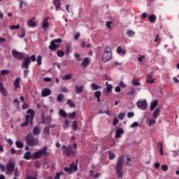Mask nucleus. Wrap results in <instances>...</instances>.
<instances>
[{"mask_svg":"<svg viewBox=\"0 0 179 179\" xmlns=\"http://www.w3.org/2000/svg\"><path fill=\"white\" fill-rule=\"evenodd\" d=\"M136 106L140 110H146L148 108V101L146 99H139L136 102Z\"/></svg>","mask_w":179,"mask_h":179,"instance_id":"obj_9","label":"nucleus"},{"mask_svg":"<svg viewBox=\"0 0 179 179\" xmlns=\"http://www.w3.org/2000/svg\"><path fill=\"white\" fill-rule=\"evenodd\" d=\"M25 139L28 146H37V145H38V138H34L33 135L28 134L25 137Z\"/></svg>","mask_w":179,"mask_h":179,"instance_id":"obj_7","label":"nucleus"},{"mask_svg":"<svg viewBox=\"0 0 179 179\" xmlns=\"http://www.w3.org/2000/svg\"><path fill=\"white\" fill-rule=\"evenodd\" d=\"M147 83H150L152 85V83H155V80L152 78V75H147V78H146Z\"/></svg>","mask_w":179,"mask_h":179,"instance_id":"obj_25","label":"nucleus"},{"mask_svg":"<svg viewBox=\"0 0 179 179\" xmlns=\"http://www.w3.org/2000/svg\"><path fill=\"white\" fill-rule=\"evenodd\" d=\"M66 103L69 106V107H71V108H73V107H75V106H76L71 99L67 100Z\"/></svg>","mask_w":179,"mask_h":179,"instance_id":"obj_36","label":"nucleus"},{"mask_svg":"<svg viewBox=\"0 0 179 179\" xmlns=\"http://www.w3.org/2000/svg\"><path fill=\"white\" fill-rule=\"evenodd\" d=\"M15 145L17 146V148H18V149H22L24 146L23 143L20 141H15Z\"/></svg>","mask_w":179,"mask_h":179,"instance_id":"obj_38","label":"nucleus"},{"mask_svg":"<svg viewBox=\"0 0 179 179\" xmlns=\"http://www.w3.org/2000/svg\"><path fill=\"white\" fill-rule=\"evenodd\" d=\"M72 128H73V131H76L78 129V122L76 121L73 122Z\"/></svg>","mask_w":179,"mask_h":179,"instance_id":"obj_42","label":"nucleus"},{"mask_svg":"<svg viewBox=\"0 0 179 179\" xmlns=\"http://www.w3.org/2000/svg\"><path fill=\"white\" fill-rule=\"evenodd\" d=\"M41 61H43V57H41V55H38L36 58V62L39 66L40 65H41Z\"/></svg>","mask_w":179,"mask_h":179,"instance_id":"obj_39","label":"nucleus"},{"mask_svg":"<svg viewBox=\"0 0 179 179\" xmlns=\"http://www.w3.org/2000/svg\"><path fill=\"white\" fill-rule=\"evenodd\" d=\"M109 159H110V160H113V159H115V154L110 153L109 154Z\"/></svg>","mask_w":179,"mask_h":179,"instance_id":"obj_58","label":"nucleus"},{"mask_svg":"<svg viewBox=\"0 0 179 179\" xmlns=\"http://www.w3.org/2000/svg\"><path fill=\"white\" fill-rule=\"evenodd\" d=\"M27 114L29 115H25V121L24 123L20 124V127H27L29 124L30 125H33V120H34V110L32 109H29L27 110Z\"/></svg>","mask_w":179,"mask_h":179,"instance_id":"obj_1","label":"nucleus"},{"mask_svg":"<svg viewBox=\"0 0 179 179\" xmlns=\"http://www.w3.org/2000/svg\"><path fill=\"white\" fill-rule=\"evenodd\" d=\"M13 85L16 89H19V87H20V78H17L13 82Z\"/></svg>","mask_w":179,"mask_h":179,"instance_id":"obj_24","label":"nucleus"},{"mask_svg":"<svg viewBox=\"0 0 179 179\" xmlns=\"http://www.w3.org/2000/svg\"><path fill=\"white\" fill-rule=\"evenodd\" d=\"M1 73L2 76H4V75H8L9 73V70H1Z\"/></svg>","mask_w":179,"mask_h":179,"instance_id":"obj_52","label":"nucleus"},{"mask_svg":"<svg viewBox=\"0 0 179 179\" xmlns=\"http://www.w3.org/2000/svg\"><path fill=\"white\" fill-rule=\"evenodd\" d=\"M57 57L62 58V57H64V55H65V52H64V51H62V50H57Z\"/></svg>","mask_w":179,"mask_h":179,"instance_id":"obj_40","label":"nucleus"},{"mask_svg":"<svg viewBox=\"0 0 179 179\" xmlns=\"http://www.w3.org/2000/svg\"><path fill=\"white\" fill-rule=\"evenodd\" d=\"M105 85L106 86H107L106 87L107 93H111V92H113V85H108V82H106Z\"/></svg>","mask_w":179,"mask_h":179,"instance_id":"obj_28","label":"nucleus"},{"mask_svg":"<svg viewBox=\"0 0 179 179\" xmlns=\"http://www.w3.org/2000/svg\"><path fill=\"white\" fill-rule=\"evenodd\" d=\"M64 170L66 173H72V170L74 171H78V162L75 164V162H72L71 164L70 165V167H64Z\"/></svg>","mask_w":179,"mask_h":179,"instance_id":"obj_12","label":"nucleus"},{"mask_svg":"<svg viewBox=\"0 0 179 179\" xmlns=\"http://www.w3.org/2000/svg\"><path fill=\"white\" fill-rule=\"evenodd\" d=\"M50 94H51V90L50 88H45L42 90V97H48V96H50Z\"/></svg>","mask_w":179,"mask_h":179,"instance_id":"obj_14","label":"nucleus"},{"mask_svg":"<svg viewBox=\"0 0 179 179\" xmlns=\"http://www.w3.org/2000/svg\"><path fill=\"white\" fill-rule=\"evenodd\" d=\"M124 117H125V113H120V114L118 115V118H119V120H124Z\"/></svg>","mask_w":179,"mask_h":179,"instance_id":"obj_50","label":"nucleus"},{"mask_svg":"<svg viewBox=\"0 0 179 179\" xmlns=\"http://www.w3.org/2000/svg\"><path fill=\"white\" fill-rule=\"evenodd\" d=\"M70 79H72V74L71 73L65 75L62 77L63 80H69Z\"/></svg>","mask_w":179,"mask_h":179,"instance_id":"obj_32","label":"nucleus"},{"mask_svg":"<svg viewBox=\"0 0 179 179\" xmlns=\"http://www.w3.org/2000/svg\"><path fill=\"white\" fill-rule=\"evenodd\" d=\"M62 149H64V153L67 157H75L76 156V150H73L72 146L66 147V145H62Z\"/></svg>","mask_w":179,"mask_h":179,"instance_id":"obj_4","label":"nucleus"},{"mask_svg":"<svg viewBox=\"0 0 179 179\" xmlns=\"http://www.w3.org/2000/svg\"><path fill=\"white\" fill-rule=\"evenodd\" d=\"M33 135H40V134H41V129H40V127L38 126H36L33 130Z\"/></svg>","mask_w":179,"mask_h":179,"instance_id":"obj_18","label":"nucleus"},{"mask_svg":"<svg viewBox=\"0 0 179 179\" xmlns=\"http://www.w3.org/2000/svg\"><path fill=\"white\" fill-rule=\"evenodd\" d=\"M157 18L156 17V15L155 14L150 15L148 17V20L149 22H150L151 23H155V22H156V20Z\"/></svg>","mask_w":179,"mask_h":179,"instance_id":"obj_26","label":"nucleus"},{"mask_svg":"<svg viewBox=\"0 0 179 179\" xmlns=\"http://www.w3.org/2000/svg\"><path fill=\"white\" fill-rule=\"evenodd\" d=\"M53 3L56 8V10H58L61 8V3L59 1H53Z\"/></svg>","mask_w":179,"mask_h":179,"instance_id":"obj_30","label":"nucleus"},{"mask_svg":"<svg viewBox=\"0 0 179 179\" xmlns=\"http://www.w3.org/2000/svg\"><path fill=\"white\" fill-rule=\"evenodd\" d=\"M127 35L128 37H134V36H135V32L132 30L128 29L127 31Z\"/></svg>","mask_w":179,"mask_h":179,"instance_id":"obj_34","label":"nucleus"},{"mask_svg":"<svg viewBox=\"0 0 179 179\" xmlns=\"http://www.w3.org/2000/svg\"><path fill=\"white\" fill-rule=\"evenodd\" d=\"M48 20H50V17H45L43 20L42 27L43 29H48L50 24H48Z\"/></svg>","mask_w":179,"mask_h":179,"instance_id":"obj_15","label":"nucleus"},{"mask_svg":"<svg viewBox=\"0 0 179 179\" xmlns=\"http://www.w3.org/2000/svg\"><path fill=\"white\" fill-rule=\"evenodd\" d=\"M158 145L160 146L159 153L161 156H163V155H164V151L163 150V142L158 143Z\"/></svg>","mask_w":179,"mask_h":179,"instance_id":"obj_35","label":"nucleus"},{"mask_svg":"<svg viewBox=\"0 0 179 179\" xmlns=\"http://www.w3.org/2000/svg\"><path fill=\"white\" fill-rule=\"evenodd\" d=\"M94 96H95V97H100L101 96V92H100V91H96L95 92H94Z\"/></svg>","mask_w":179,"mask_h":179,"instance_id":"obj_55","label":"nucleus"},{"mask_svg":"<svg viewBox=\"0 0 179 179\" xmlns=\"http://www.w3.org/2000/svg\"><path fill=\"white\" fill-rule=\"evenodd\" d=\"M29 59H31V61H32V62H35L36 61V55H33L31 56V58H29Z\"/></svg>","mask_w":179,"mask_h":179,"instance_id":"obj_64","label":"nucleus"},{"mask_svg":"<svg viewBox=\"0 0 179 179\" xmlns=\"http://www.w3.org/2000/svg\"><path fill=\"white\" fill-rule=\"evenodd\" d=\"M69 124H70L69 120H65L64 126V129L69 128Z\"/></svg>","mask_w":179,"mask_h":179,"instance_id":"obj_47","label":"nucleus"},{"mask_svg":"<svg viewBox=\"0 0 179 179\" xmlns=\"http://www.w3.org/2000/svg\"><path fill=\"white\" fill-rule=\"evenodd\" d=\"M123 166H124V156H121L119 157L116 167H115V170L119 178H122V176H124V173L122 171Z\"/></svg>","mask_w":179,"mask_h":179,"instance_id":"obj_2","label":"nucleus"},{"mask_svg":"<svg viewBox=\"0 0 179 179\" xmlns=\"http://www.w3.org/2000/svg\"><path fill=\"white\" fill-rule=\"evenodd\" d=\"M111 24H113V22L111 21H108L106 23V26L109 30H111Z\"/></svg>","mask_w":179,"mask_h":179,"instance_id":"obj_45","label":"nucleus"},{"mask_svg":"<svg viewBox=\"0 0 179 179\" xmlns=\"http://www.w3.org/2000/svg\"><path fill=\"white\" fill-rule=\"evenodd\" d=\"M91 88L92 89V90H99V89H100V86L97 85L95 83H92L91 84Z\"/></svg>","mask_w":179,"mask_h":179,"instance_id":"obj_37","label":"nucleus"},{"mask_svg":"<svg viewBox=\"0 0 179 179\" xmlns=\"http://www.w3.org/2000/svg\"><path fill=\"white\" fill-rule=\"evenodd\" d=\"M146 58V55H140L138 58V62H143V59Z\"/></svg>","mask_w":179,"mask_h":179,"instance_id":"obj_46","label":"nucleus"},{"mask_svg":"<svg viewBox=\"0 0 179 179\" xmlns=\"http://www.w3.org/2000/svg\"><path fill=\"white\" fill-rule=\"evenodd\" d=\"M155 41L156 43H158V41H160V35L159 34L156 35Z\"/></svg>","mask_w":179,"mask_h":179,"instance_id":"obj_60","label":"nucleus"},{"mask_svg":"<svg viewBox=\"0 0 179 179\" xmlns=\"http://www.w3.org/2000/svg\"><path fill=\"white\" fill-rule=\"evenodd\" d=\"M61 92H62V93H68L69 90L66 87H62Z\"/></svg>","mask_w":179,"mask_h":179,"instance_id":"obj_54","label":"nucleus"},{"mask_svg":"<svg viewBox=\"0 0 179 179\" xmlns=\"http://www.w3.org/2000/svg\"><path fill=\"white\" fill-rule=\"evenodd\" d=\"M12 54L13 57L16 58V59H20V61H22V59H24V53L22 52H17L16 50L13 49Z\"/></svg>","mask_w":179,"mask_h":179,"instance_id":"obj_10","label":"nucleus"},{"mask_svg":"<svg viewBox=\"0 0 179 179\" xmlns=\"http://www.w3.org/2000/svg\"><path fill=\"white\" fill-rule=\"evenodd\" d=\"M89 64H90V61L89 60V58L85 57V58H84L83 62L81 63V65H83V66H84V68H86V67H87Z\"/></svg>","mask_w":179,"mask_h":179,"instance_id":"obj_21","label":"nucleus"},{"mask_svg":"<svg viewBox=\"0 0 179 179\" xmlns=\"http://www.w3.org/2000/svg\"><path fill=\"white\" fill-rule=\"evenodd\" d=\"M45 121H47L48 124H51V121H52V119L51 118V117L47 116L45 117Z\"/></svg>","mask_w":179,"mask_h":179,"instance_id":"obj_57","label":"nucleus"},{"mask_svg":"<svg viewBox=\"0 0 179 179\" xmlns=\"http://www.w3.org/2000/svg\"><path fill=\"white\" fill-rule=\"evenodd\" d=\"M0 93H1L5 96H8V90L3 87V83H0Z\"/></svg>","mask_w":179,"mask_h":179,"instance_id":"obj_16","label":"nucleus"},{"mask_svg":"<svg viewBox=\"0 0 179 179\" xmlns=\"http://www.w3.org/2000/svg\"><path fill=\"white\" fill-rule=\"evenodd\" d=\"M57 101H59V103H61V101H62V100H64V94H59L57 97Z\"/></svg>","mask_w":179,"mask_h":179,"instance_id":"obj_43","label":"nucleus"},{"mask_svg":"<svg viewBox=\"0 0 179 179\" xmlns=\"http://www.w3.org/2000/svg\"><path fill=\"white\" fill-rule=\"evenodd\" d=\"M115 132V138H121V135L124 134V129H118Z\"/></svg>","mask_w":179,"mask_h":179,"instance_id":"obj_19","label":"nucleus"},{"mask_svg":"<svg viewBox=\"0 0 179 179\" xmlns=\"http://www.w3.org/2000/svg\"><path fill=\"white\" fill-rule=\"evenodd\" d=\"M31 62V60L30 59L29 57L25 58L24 60L22 62V68L24 69V70L23 71L24 78H27V75H29V65H30Z\"/></svg>","mask_w":179,"mask_h":179,"instance_id":"obj_6","label":"nucleus"},{"mask_svg":"<svg viewBox=\"0 0 179 179\" xmlns=\"http://www.w3.org/2000/svg\"><path fill=\"white\" fill-rule=\"evenodd\" d=\"M23 6H27V3H26V1H20V9H22V8H23Z\"/></svg>","mask_w":179,"mask_h":179,"instance_id":"obj_48","label":"nucleus"},{"mask_svg":"<svg viewBox=\"0 0 179 179\" xmlns=\"http://www.w3.org/2000/svg\"><path fill=\"white\" fill-rule=\"evenodd\" d=\"M61 176H64V171H60L57 173H56L55 176V179H59L61 178Z\"/></svg>","mask_w":179,"mask_h":179,"instance_id":"obj_41","label":"nucleus"},{"mask_svg":"<svg viewBox=\"0 0 179 179\" xmlns=\"http://www.w3.org/2000/svg\"><path fill=\"white\" fill-rule=\"evenodd\" d=\"M156 119H148L147 124L148 125H149V127H152V125H153V124L156 123Z\"/></svg>","mask_w":179,"mask_h":179,"instance_id":"obj_31","label":"nucleus"},{"mask_svg":"<svg viewBox=\"0 0 179 179\" xmlns=\"http://www.w3.org/2000/svg\"><path fill=\"white\" fill-rule=\"evenodd\" d=\"M162 171H167V170H169V166H167L166 164L162 165Z\"/></svg>","mask_w":179,"mask_h":179,"instance_id":"obj_51","label":"nucleus"},{"mask_svg":"<svg viewBox=\"0 0 179 179\" xmlns=\"http://www.w3.org/2000/svg\"><path fill=\"white\" fill-rule=\"evenodd\" d=\"M116 52L117 54H122V55H125V54H127V50H122V48H121V46H118L117 48Z\"/></svg>","mask_w":179,"mask_h":179,"instance_id":"obj_20","label":"nucleus"},{"mask_svg":"<svg viewBox=\"0 0 179 179\" xmlns=\"http://www.w3.org/2000/svg\"><path fill=\"white\" fill-rule=\"evenodd\" d=\"M83 92V86L80 85V87L78 85H76V93L77 94H79V93Z\"/></svg>","mask_w":179,"mask_h":179,"instance_id":"obj_27","label":"nucleus"},{"mask_svg":"<svg viewBox=\"0 0 179 179\" xmlns=\"http://www.w3.org/2000/svg\"><path fill=\"white\" fill-rule=\"evenodd\" d=\"M43 132L46 135H50V127H45L43 129Z\"/></svg>","mask_w":179,"mask_h":179,"instance_id":"obj_49","label":"nucleus"},{"mask_svg":"<svg viewBox=\"0 0 179 179\" xmlns=\"http://www.w3.org/2000/svg\"><path fill=\"white\" fill-rule=\"evenodd\" d=\"M6 170L7 174H12L15 171V164L12 162H9L6 166Z\"/></svg>","mask_w":179,"mask_h":179,"instance_id":"obj_11","label":"nucleus"},{"mask_svg":"<svg viewBox=\"0 0 179 179\" xmlns=\"http://www.w3.org/2000/svg\"><path fill=\"white\" fill-rule=\"evenodd\" d=\"M34 20H36V18L32 17L31 20L27 21V24L28 27L34 28L37 26V23H36V22H34Z\"/></svg>","mask_w":179,"mask_h":179,"instance_id":"obj_13","label":"nucleus"},{"mask_svg":"<svg viewBox=\"0 0 179 179\" xmlns=\"http://www.w3.org/2000/svg\"><path fill=\"white\" fill-rule=\"evenodd\" d=\"M0 170L1 171H5V170H6V168L5 167V166H3V164H0Z\"/></svg>","mask_w":179,"mask_h":179,"instance_id":"obj_61","label":"nucleus"},{"mask_svg":"<svg viewBox=\"0 0 179 179\" xmlns=\"http://www.w3.org/2000/svg\"><path fill=\"white\" fill-rule=\"evenodd\" d=\"M118 122H120V120H118V118L115 117L113 120V127H115V125H117V124H118Z\"/></svg>","mask_w":179,"mask_h":179,"instance_id":"obj_53","label":"nucleus"},{"mask_svg":"<svg viewBox=\"0 0 179 179\" xmlns=\"http://www.w3.org/2000/svg\"><path fill=\"white\" fill-rule=\"evenodd\" d=\"M35 167H36V169H40L41 167V164H40V162L38 161L35 162Z\"/></svg>","mask_w":179,"mask_h":179,"instance_id":"obj_56","label":"nucleus"},{"mask_svg":"<svg viewBox=\"0 0 179 179\" xmlns=\"http://www.w3.org/2000/svg\"><path fill=\"white\" fill-rule=\"evenodd\" d=\"M47 146L43 147L41 150H38V151L34 152L32 154V159H40L42 156H48L50 153L47 152Z\"/></svg>","mask_w":179,"mask_h":179,"instance_id":"obj_3","label":"nucleus"},{"mask_svg":"<svg viewBox=\"0 0 179 179\" xmlns=\"http://www.w3.org/2000/svg\"><path fill=\"white\" fill-rule=\"evenodd\" d=\"M59 115H60V117H63V118H66V117H68L66 112H65V110H64L62 109L59 110Z\"/></svg>","mask_w":179,"mask_h":179,"instance_id":"obj_29","label":"nucleus"},{"mask_svg":"<svg viewBox=\"0 0 179 179\" xmlns=\"http://www.w3.org/2000/svg\"><path fill=\"white\" fill-rule=\"evenodd\" d=\"M120 86L121 87L125 88V87H127V85L125 84L124 82L121 81V82L120 83Z\"/></svg>","mask_w":179,"mask_h":179,"instance_id":"obj_62","label":"nucleus"},{"mask_svg":"<svg viewBox=\"0 0 179 179\" xmlns=\"http://www.w3.org/2000/svg\"><path fill=\"white\" fill-rule=\"evenodd\" d=\"M31 157H33V155H31L30 151L25 152L24 155V159H25V160H30Z\"/></svg>","mask_w":179,"mask_h":179,"instance_id":"obj_23","label":"nucleus"},{"mask_svg":"<svg viewBox=\"0 0 179 179\" xmlns=\"http://www.w3.org/2000/svg\"><path fill=\"white\" fill-rule=\"evenodd\" d=\"M159 104V101L158 100H155L151 102L150 103V111H153V110H155V108H156V107H157V105Z\"/></svg>","mask_w":179,"mask_h":179,"instance_id":"obj_17","label":"nucleus"},{"mask_svg":"<svg viewBox=\"0 0 179 179\" xmlns=\"http://www.w3.org/2000/svg\"><path fill=\"white\" fill-rule=\"evenodd\" d=\"M112 55H113V53L111 52V47L106 46L105 48L103 54L102 55L103 62H108V61H110V59H111Z\"/></svg>","mask_w":179,"mask_h":179,"instance_id":"obj_5","label":"nucleus"},{"mask_svg":"<svg viewBox=\"0 0 179 179\" xmlns=\"http://www.w3.org/2000/svg\"><path fill=\"white\" fill-rule=\"evenodd\" d=\"M74 57L77 61H80V55L79 53L75 54Z\"/></svg>","mask_w":179,"mask_h":179,"instance_id":"obj_59","label":"nucleus"},{"mask_svg":"<svg viewBox=\"0 0 179 179\" xmlns=\"http://www.w3.org/2000/svg\"><path fill=\"white\" fill-rule=\"evenodd\" d=\"M160 114V108H156L155 110L153 112L152 117L155 120L157 118V116Z\"/></svg>","mask_w":179,"mask_h":179,"instance_id":"obj_22","label":"nucleus"},{"mask_svg":"<svg viewBox=\"0 0 179 179\" xmlns=\"http://www.w3.org/2000/svg\"><path fill=\"white\" fill-rule=\"evenodd\" d=\"M69 118H70L71 120H75V118H76V112L74 111L71 113H69Z\"/></svg>","mask_w":179,"mask_h":179,"instance_id":"obj_33","label":"nucleus"},{"mask_svg":"<svg viewBox=\"0 0 179 179\" xmlns=\"http://www.w3.org/2000/svg\"><path fill=\"white\" fill-rule=\"evenodd\" d=\"M20 25L19 24L10 26V30H17V29H20Z\"/></svg>","mask_w":179,"mask_h":179,"instance_id":"obj_44","label":"nucleus"},{"mask_svg":"<svg viewBox=\"0 0 179 179\" xmlns=\"http://www.w3.org/2000/svg\"><path fill=\"white\" fill-rule=\"evenodd\" d=\"M127 162H126V164H127V166H131V158H129V157H127Z\"/></svg>","mask_w":179,"mask_h":179,"instance_id":"obj_63","label":"nucleus"},{"mask_svg":"<svg viewBox=\"0 0 179 179\" xmlns=\"http://www.w3.org/2000/svg\"><path fill=\"white\" fill-rule=\"evenodd\" d=\"M62 43V38H57L52 41L49 45V50H51L52 51H57L58 48H59V44Z\"/></svg>","mask_w":179,"mask_h":179,"instance_id":"obj_8","label":"nucleus"}]
</instances>
